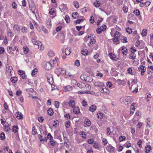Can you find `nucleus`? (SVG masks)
<instances>
[{"mask_svg":"<svg viewBox=\"0 0 153 153\" xmlns=\"http://www.w3.org/2000/svg\"><path fill=\"white\" fill-rule=\"evenodd\" d=\"M117 81L120 82L123 85H124L126 84V83L124 80H121L120 79H119L117 80Z\"/></svg>","mask_w":153,"mask_h":153,"instance_id":"f704fd0d","label":"nucleus"},{"mask_svg":"<svg viewBox=\"0 0 153 153\" xmlns=\"http://www.w3.org/2000/svg\"><path fill=\"white\" fill-rule=\"evenodd\" d=\"M142 143V141H141V140H139L137 143V144L139 145V147L141 148L142 147L141 143Z\"/></svg>","mask_w":153,"mask_h":153,"instance_id":"69168bd1","label":"nucleus"},{"mask_svg":"<svg viewBox=\"0 0 153 153\" xmlns=\"http://www.w3.org/2000/svg\"><path fill=\"white\" fill-rule=\"evenodd\" d=\"M106 149L110 152H113L114 148L110 144H109L106 147Z\"/></svg>","mask_w":153,"mask_h":153,"instance_id":"0eeeda50","label":"nucleus"},{"mask_svg":"<svg viewBox=\"0 0 153 153\" xmlns=\"http://www.w3.org/2000/svg\"><path fill=\"white\" fill-rule=\"evenodd\" d=\"M10 80L12 82L15 83L17 81L18 78L17 77L15 76L11 77L10 79Z\"/></svg>","mask_w":153,"mask_h":153,"instance_id":"6ab92c4d","label":"nucleus"},{"mask_svg":"<svg viewBox=\"0 0 153 153\" xmlns=\"http://www.w3.org/2000/svg\"><path fill=\"white\" fill-rule=\"evenodd\" d=\"M93 146L94 148L96 149H98L99 148L98 144L96 143H94V144Z\"/></svg>","mask_w":153,"mask_h":153,"instance_id":"13d9d810","label":"nucleus"},{"mask_svg":"<svg viewBox=\"0 0 153 153\" xmlns=\"http://www.w3.org/2000/svg\"><path fill=\"white\" fill-rule=\"evenodd\" d=\"M63 139L64 140V143L67 144V143L68 142V140L67 137L66 136H64V134H63Z\"/></svg>","mask_w":153,"mask_h":153,"instance_id":"a19ab883","label":"nucleus"},{"mask_svg":"<svg viewBox=\"0 0 153 153\" xmlns=\"http://www.w3.org/2000/svg\"><path fill=\"white\" fill-rule=\"evenodd\" d=\"M21 30L23 33H27V29L25 27L23 26L21 29Z\"/></svg>","mask_w":153,"mask_h":153,"instance_id":"e433bc0d","label":"nucleus"},{"mask_svg":"<svg viewBox=\"0 0 153 153\" xmlns=\"http://www.w3.org/2000/svg\"><path fill=\"white\" fill-rule=\"evenodd\" d=\"M86 76L84 74H82L80 76V79L82 80L86 81V80L85 79Z\"/></svg>","mask_w":153,"mask_h":153,"instance_id":"37998d69","label":"nucleus"},{"mask_svg":"<svg viewBox=\"0 0 153 153\" xmlns=\"http://www.w3.org/2000/svg\"><path fill=\"white\" fill-rule=\"evenodd\" d=\"M63 91L64 92H67L71 91L72 89V87L70 85H68L63 88Z\"/></svg>","mask_w":153,"mask_h":153,"instance_id":"39448f33","label":"nucleus"},{"mask_svg":"<svg viewBox=\"0 0 153 153\" xmlns=\"http://www.w3.org/2000/svg\"><path fill=\"white\" fill-rule=\"evenodd\" d=\"M0 138L1 140H3L5 138V134L3 132L1 133Z\"/></svg>","mask_w":153,"mask_h":153,"instance_id":"a18cd8bd","label":"nucleus"},{"mask_svg":"<svg viewBox=\"0 0 153 153\" xmlns=\"http://www.w3.org/2000/svg\"><path fill=\"white\" fill-rule=\"evenodd\" d=\"M147 33V30L146 29H143V30L141 33L142 36L144 37L146 36Z\"/></svg>","mask_w":153,"mask_h":153,"instance_id":"393cba45","label":"nucleus"},{"mask_svg":"<svg viewBox=\"0 0 153 153\" xmlns=\"http://www.w3.org/2000/svg\"><path fill=\"white\" fill-rule=\"evenodd\" d=\"M65 19L67 23H68L70 22V18L68 16L66 15L65 16Z\"/></svg>","mask_w":153,"mask_h":153,"instance_id":"72a5a7b5","label":"nucleus"},{"mask_svg":"<svg viewBox=\"0 0 153 153\" xmlns=\"http://www.w3.org/2000/svg\"><path fill=\"white\" fill-rule=\"evenodd\" d=\"M138 69L139 71H141V74L143 76L144 75V73L146 71V68L145 66L141 65L139 67Z\"/></svg>","mask_w":153,"mask_h":153,"instance_id":"f257e3e1","label":"nucleus"},{"mask_svg":"<svg viewBox=\"0 0 153 153\" xmlns=\"http://www.w3.org/2000/svg\"><path fill=\"white\" fill-rule=\"evenodd\" d=\"M19 129L17 126H13L12 128V130L13 132L16 133L18 131V129Z\"/></svg>","mask_w":153,"mask_h":153,"instance_id":"dca6fc26","label":"nucleus"},{"mask_svg":"<svg viewBox=\"0 0 153 153\" xmlns=\"http://www.w3.org/2000/svg\"><path fill=\"white\" fill-rule=\"evenodd\" d=\"M127 38L125 36L122 37L120 39L121 42L123 43L127 42L126 41Z\"/></svg>","mask_w":153,"mask_h":153,"instance_id":"473e14b6","label":"nucleus"},{"mask_svg":"<svg viewBox=\"0 0 153 153\" xmlns=\"http://www.w3.org/2000/svg\"><path fill=\"white\" fill-rule=\"evenodd\" d=\"M127 72L128 74H130L132 75H133L132 73V70L131 68H128Z\"/></svg>","mask_w":153,"mask_h":153,"instance_id":"de8ad7c7","label":"nucleus"},{"mask_svg":"<svg viewBox=\"0 0 153 153\" xmlns=\"http://www.w3.org/2000/svg\"><path fill=\"white\" fill-rule=\"evenodd\" d=\"M23 51L25 53H28L29 50L27 47L23 48Z\"/></svg>","mask_w":153,"mask_h":153,"instance_id":"79ce46f5","label":"nucleus"},{"mask_svg":"<svg viewBox=\"0 0 153 153\" xmlns=\"http://www.w3.org/2000/svg\"><path fill=\"white\" fill-rule=\"evenodd\" d=\"M18 74L21 76L23 75L24 74H25V72L22 70H19L18 71Z\"/></svg>","mask_w":153,"mask_h":153,"instance_id":"680f3d73","label":"nucleus"},{"mask_svg":"<svg viewBox=\"0 0 153 153\" xmlns=\"http://www.w3.org/2000/svg\"><path fill=\"white\" fill-rule=\"evenodd\" d=\"M107 86L108 88H111L112 85V84L110 82H108L106 83Z\"/></svg>","mask_w":153,"mask_h":153,"instance_id":"5fc2aeb1","label":"nucleus"},{"mask_svg":"<svg viewBox=\"0 0 153 153\" xmlns=\"http://www.w3.org/2000/svg\"><path fill=\"white\" fill-rule=\"evenodd\" d=\"M103 29H101V27L100 28H98L97 29L96 31L98 34H100L102 31H104Z\"/></svg>","mask_w":153,"mask_h":153,"instance_id":"cd10ccee","label":"nucleus"},{"mask_svg":"<svg viewBox=\"0 0 153 153\" xmlns=\"http://www.w3.org/2000/svg\"><path fill=\"white\" fill-rule=\"evenodd\" d=\"M50 140V143L51 145H52V146H54V145H55V142L54 140H52V139Z\"/></svg>","mask_w":153,"mask_h":153,"instance_id":"774afa93","label":"nucleus"},{"mask_svg":"<svg viewBox=\"0 0 153 153\" xmlns=\"http://www.w3.org/2000/svg\"><path fill=\"white\" fill-rule=\"evenodd\" d=\"M46 76L47 79V82L50 84H52L53 83V79L52 75L51 74H48Z\"/></svg>","mask_w":153,"mask_h":153,"instance_id":"f03ea898","label":"nucleus"},{"mask_svg":"<svg viewBox=\"0 0 153 153\" xmlns=\"http://www.w3.org/2000/svg\"><path fill=\"white\" fill-rule=\"evenodd\" d=\"M16 118L19 120L22 119V113L19 111H17L16 114Z\"/></svg>","mask_w":153,"mask_h":153,"instance_id":"9d476101","label":"nucleus"},{"mask_svg":"<svg viewBox=\"0 0 153 153\" xmlns=\"http://www.w3.org/2000/svg\"><path fill=\"white\" fill-rule=\"evenodd\" d=\"M128 98H130V97H129L124 96L120 98V100L122 102H128L127 100H128Z\"/></svg>","mask_w":153,"mask_h":153,"instance_id":"9b49d317","label":"nucleus"},{"mask_svg":"<svg viewBox=\"0 0 153 153\" xmlns=\"http://www.w3.org/2000/svg\"><path fill=\"white\" fill-rule=\"evenodd\" d=\"M128 7L127 6H124L123 8L124 12L125 13H126L128 12Z\"/></svg>","mask_w":153,"mask_h":153,"instance_id":"49530a36","label":"nucleus"},{"mask_svg":"<svg viewBox=\"0 0 153 153\" xmlns=\"http://www.w3.org/2000/svg\"><path fill=\"white\" fill-rule=\"evenodd\" d=\"M17 6V4L16 3V2H14V1H13L12 4V6L13 7V8L14 9L16 8Z\"/></svg>","mask_w":153,"mask_h":153,"instance_id":"603ef678","label":"nucleus"},{"mask_svg":"<svg viewBox=\"0 0 153 153\" xmlns=\"http://www.w3.org/2000/svg\"><path fill=\"white\" fill-rule=\"evenodd\" d=\"M7 49L8 53H13V51H14L16 50V48L15 47L12 48L11 47H8Z\"/></svg>","mask_w":153,"mask_h":153,"instance_id":"423d86ee","label":"nucleus"},{"mask_svg":"<svg viewBox=\"0 0 153 153\" xmlns=\"http://www.w3.org/2000/svg\"><path fill=\"white\" fill-rule=\"evenodd\" d=\"M96 109V106L95 105H92L89 108V110L92 112L94 111Z\"/></svg>","mask_w":153,"mask_h":153,"instance_id":"2eb2a0df","label":"nucleus"},{"mask_svg":"<svg viewBox=\"0 0 153 153\" xmlns=\"http://www.w3.org/2000/svg\"><path fill=\"white\" fill-rule=\"evenodd\" d=\"M70 121L69 120L67 121L65 123V126L67 128H68L70 125Z\"/></svg>","mask_w":153,"mask_h":153,"instance_id":"58836bf2","label":"nucleus"},{"mask_svg":"<svg viewBox=\"0 0 153 153\" xmlns=\"http://www.w3.org/2000/svg\"><path fill=\"white\" fill-rule=\"evenodd\" d=\"M100 3L99 1L96 0L94 3V6L96 7H99L100 6Z\"/></svg>","mask_w":153,"mask_h":153,"instance_id":"412c9836","label":"nucleus"},{"mask_svg":"<svg viewBox=\"0 0 153 153\" xmlns=\"http://www.w3.org/2000/svg\"><path fill=\"white\" fill-rule=\"evenodd\" d=\"M55 107L58 108L59 107V103L58 101H55Z\"/></svg>","mask_w":153,"mask_h":153,"instance_id":"4d7b16f0","label":"nucleus"},{"mask_svg":"<svg viewBox=\"0 0 153 153\" xmlns=\"http://www.w3.org/2000/svg\"><path fill=\"white\" fill-rule=\"evenodd\" d=\"M73 3L74 4V5L76 8H78L79 7V4L77 1H74L73 2Z\"/></svg>","mask_w":153,"mask_h":153,"instance_id":"c756f323","label":"nucleus"},{"mask_svg":"<svg viewBox=\"0 0 153 153\" xmlns=\"http://www.w3.org/2000/svg\"><path fill=\"white\" fill-rule=\"evenodd\" d=\"M65 54L66 55H69L71 51L69 48H66L65 50Z\"/></svg>","mask_w":153,"mask_h":153,"instance_id":"7c9ffc66","label":"nucleus"},{"mask_svg":"<svg viewBox=\"0 0 153 153\" xmlns=\"http://www.w3.org/2000/svg\"><path fill=\"white\" fill-rule=\"evenodd\" d=\"M59 9L62 12H63L67 9V5L64 4H62L59 7Z\"/></svg>","mask_w":153,"mask_h":153,"instance_id":"20e7f679","label":"nucleus"},{"mask_svg":"<svg viewBox=\"0 0 153 153\" xmlns=\"http://www.w3.org/2000/svg\"><path fill=\"white\" fill-rule=\"evenodd\" d=\"M69 105V106L72 108H73L75 105V102L73 100H71L68 103Z\"/></svg>","mask_w":153,"mask_h":153,"instance_id":"4be33fe9","label":"nucleus"},{"mask_svg":"<svg viewBox=\"0 0 153 153\" xmlns=\"http://www.w3.org/2000/svg\"><path fill=\"white\" fill-rule=\"evenodd\" d=\"M84 123L87 126L89 127L91 124V121L88 119H85L84 121Z\"/></svg>","mask_w":153,"mask_h":153,"instance_id":"4468645a","label":"nucleus"},{"mask_svg":"<svg viewBox=\"0 0 153 153\" xmlns=\"http://www.w3.org/2000/svg\"><path fill=\"white\" fill-rule=\"evenodd\" d=\"M135 107H133L131 108H130V113L131 114H133L134 112Z\"/></svg>","mask_w":153,"mask_h":153,"instance_id":"3c124183","label":"nucleus"},{"mask_svg":"<svg viewBox=\"0 0 153 153\" xmlns=\"http://www.w3.org/2000/svg\"><path fill=\"white\" fill-rule=\"evenodd\" d=\"M95 86L96 87H102L104 86L103 82H95L94 83Z\"/></svg>","mask_w":153,"mask_h":153,"instance_id":"6e6552de","label":"nucleus"},{"mask_svg":"<svg viewBox=\"0 0 153 153\" xmlns=\"http://www.w3.org/2000/svg\"><path fill=\"white\" fill-rule=\"evenodd\" d=\"M112 40H113V42H116L117 43L119 41V39H118V38H115L112 39Z\"/></svg>","mask_w":153,"mask_h":153,"instance_id":"e2e57ef3","label":"nucleus"},{"mask_svg":"<svg viewBox=\"0 0 153 153\" xmlns=\"http://www.w3.org/2000/svg\"><path fill=\"white\" fill-rule=\"evenodd\" d=\"M87 142L89 144H92L94 142L93 140L91 139L88 140Z\"/></svg>","mask_w":153,"mask_h":153,"instance_id":"338daca9","label":"nucleus"},{"mask_svg":"<svg viewBox=\"0 0 153 153\" xmlns=\"http://www.w3.org/2000/svg\"><path fill=\"white\" fill-rule=\"evenodd\" d=\"M107 133L108 135H110L112 133L109 127H108L107 129Z\"/></svg>","mask_w":153,"mask_h":153,"instance_id":"09e8293b","label":"nucleus"},{"mask_svg":"<svg viewBox=\"0 0 153 153\" xmlns=\"http://www.w3.org/2000/svg\"><path fill=\"white\" fill-rule=\"evenodd\" d=\"M73 112L75 114H78L80 112L79 109L78 107H75L73 109Z\"/></svg>","mask_w":153,"mask_h":153,"instance_id":"f3484780","label":"nucleus"},{"mask_svg":"<svg viewBox=\"0 0 153 153\" xmlns=\"http://www.w3.org/2000/svg\"><path fill=\"white\" fill-rule=\"evenodd\" d=\"M4 128L5 130L6 131H9L10 130V128L9 126L7 125L4 126Z\"/></svg>","mask_w":153,"mask_h":153,"instance_id":"ea45409f","label":"nucleus"},{"mask_svg":"<svg viewBox=\"0 0 153 153\" xmlns=\"http://www.w3.org/2000/svg\"><path fill=\"white\" fill-rule=\"evenodd\" d=\"M108 56L111 59L116 61L115 59L116 56L114 54H113L112 53H109Z\"/></svg>","mask_w":153,"mask_h":153,"instance_id":"aec40b11","label":"nucleus"},{"mask_svg":"<svg viewBox=\"0 0 153 153\" xmlns=\"http://www.w3.org/2000/svg\"><path fill=\"white\" fill-rule=\"evenodd\" d=\"M120 36V33L117 31H116L114 34V37L119 38Z\"/></svg>","mask_w":153,"mask_h":153,"instance_id":"c9c22d12","label":"nucleus"},{"mask_svg":"<svg viewBox=\"0 0 153 153\" xmlns=\"http://www.w3.org/2000/svg\"><path fill=\"white\" fill-rule=\"evenodd\" d=\"M128 57L130 59H134L136 58V55L135 53L130 54L129 55Z\"/></svg>","mask_w":153,"mask_h":153,"instance_id":"b1692460","label":"nucleus"},{"mask_svg":"<svg viewBox=\"0 0 153 153\" xmlns=\"http://www.w3.org/2000/svg\"><path fill=\"white\" fill-rule=\"evenodd\" d=\"M119 141L121 142L125 140L126 138V137L123 136H121L119 138Z\"/></svg>","mask_w":153,"mask_h":153,"instance_id":"c03bdc74","label":"nucleus"},{"mask_svg":"<svg viewBox=\"0 0 153 153\" xmlns=\"http://www.w3.org/2000/svg\"><path fill=\"white\" fill-rule=\"evenodd\" d=\"M46 137H47V139H50V140H51L52 139H53V137L51 136L50 133H48Z\"/></svg>","mask_w":153,"mask_h":153,"instance_id":"0e129e2a","label":"nucleus"},{"mask_svg":"<svg viewBox=\"0 0 153 153\" xmlns=\"http://www.w3.org/2000/svg\"><path fill=\"white\" fill-rule=\"evenodd\" d=\"M82 54L84 56L87 55L88 54V50L85 49L84 50V49L83 50H82L81 51Z\"/></svg>","mask_w":153,"mask_h":153,"instance_id":"2f4dec72","label":"nucleus"},{"mask_svg":"<svg viewBox=\"0 0 153 153\" xmlns=\"http://www.w3.org/2000/svg\"><path fill=\"white\" fill-rule=\"evenodd\" d=\"M7 64L6 65V71H9L10 73H11V70H13V68L11 66H9L8 65V59H7Z\"/></svg>","mask_w":153,"mask_h":153,"instance_id":"f8f14e48","label":"nucleus"},{"mask_svg":"<svg viewBox=\"0 0 153 153\" xmlns=\"http://www.w3.org/2000/svg\"><path fill=\"white\" fill-rule=\"evenodd\" d=\"M90 38H91V37L88 36V37H85V39L88 38L90 40V41H89V43L90 44H95L96 42V40L94 39L93 38V39H92L91 38L89 39Z\"/></svg>","mask_w":153,"mask_h":153,"instance_id":"ddd939ff","label":"nucleus"},{"mask_svg":"<svg viewBox=\"0 0 153 153\" xmlns=\"http://www.w3.org/2000/svg\"><path fill=\"white\" fill-rule=\"evenodd\" d=\"M32 41L33 43L35 45H37L39 46V45L41 44L40 42H37L35 39H33L32 40Z\"/></svg>","mask_w":153,"mask_h":153,"instance_id":"a878e982","label":"nucleus"},{"mask_svg":"<svg viewBox=\"0 0 153 153\" xmlns=\"http://www.w3.org/2000/svg\"><path fill=\"white\" fill-rule=\"evenodd\" d=\"M52 68L51 65L48 62H46L44 65V68L46 70H50Z\"/></svg>","mask_w":153,"mask_h":153,"instance_id":"7ed1b4c3","label":"nucleus"},{"mask_svg":"<svg viewBox=\"0 0 153 153\" xmlns=\"http://www.w3.org/2000/svg\"><path fill=\"white\" fill-rule=\"evenodd\" d=\"M126 31L129 34H131L132 33V29L129 27L126 28Z\"/></svg>","mask_w":153,"mask_h":153,"instance_id":"4c0bfd02","label":"nucleus"},{"mask_svg":"<svg viewBox=\"0 0 153 153\" xmlns=\"http://www.w3.org/2000/svg\"><path fill=\"white\" fill-rule=\"evenodd\" d=\"M133 13L136 16H139L140 14V11L138 9L134 10Z\"/></svg>","mask_w":153,"mask_h":153,"instance_id":"c85d7f7f","label":"nucleus"},{"mask_svg":"<svg viewBox=\"0 0 153 153\" xmlns=\"http://www.w3.org/2000/svg\"><path fill=\"white\" fill-rule=\"evenodd\" d=\"M104 93H105L106 94H109L110 93V91L107 88H106L105 87L104 88Z\"/></svg>","mask_w":153,"mask_h":153,"instance_id":"6e6d98bb","label":"nucleus"},{"mask_svg":"<svg viewBox=\"0 0 153 153\" xmlns=\"http://www.w3.org/2000/svg\"><path fill=\"white\" fill-rule=\"evenodd\" d=\"M47 27L48 28H50L51 26V19H48L47 22Z\"/></svg>","mask_w":153,"mask_h":153,"instance_id":"5701e85b","label":"nucleus"},{"mask_svg":"<svg viewBox=\"0 0 153 153\" xmlns=\"http://www.w3.org/2000/svg\"><path fill=\"white\" fill-rule=\"evenodd\" d=\"M75 65L77 66H79L80 65L79 61L78 60H76L75 62Z\"/></svg>","mask_w":153,"mask_h":153,"instance_id":"052dcab7","label":"nucleus"},{"mask_svg":"<svg viewBox=\"0 0 153 153\" xmlns=\"http://www.w3.org/2000/svg\"><path fill=\"white\" fill-rule=\"evenodd\" d=\"M78 13L77 12H74L73 13L72 15V17L74 19H76L77 17Z\"/></svg>","mask_w":153,"mask_h":153,"instance_id":"8fccbe9b","label":"nucleus"},{"mask_svg":"<svg viewBox=\"0 0 153 153\" xmlns=\"http://www.w3.org/2000/svg\"><path fill=\"white\" fill-rule=\"evenodd\" d=\"M47 111L48 114L50 116H52L54 112L53 110L51 108L48 109Z\"/></svg>","mask_w":153,"mask_h":153,"instance_id":"a211bd4d","label":"nucleus"},{"mask_svg":"<svg viewBox=\"0 0 153 153\" xmlns=\"http://www.w3.org/2000/svg\"><path fill=\"white\" fill-rule=\"evenodd\" d=\"M56 11V9L54 8H52L50 10L49 13L51 15H53L55 13Z\"/></svg>","mask_w":153,"mask_h":153,"instance_id":"bb28decb","label":"nucleus"},{"mask_svg":"<svg viewBox=\"0 0 153 153\" xmlns=\"http://www.w3.org/2000/svg\"><path fill=\"white\" fill-rule=\"evenodd\" d=\"M13 29L14 32L17 31L20 32L21 30V28L18 25H15L13 26Z\"/></svg>","mask_w":153,"mask_h":153,"instance_id":"1a4fd4ad","label":"nucleus"},{"mask_svg":"<svg viewBox=\"0 0 153 153\" xmlns=\"http://www.w3.org/2000/svg\"><path fill=\"white\" fill-rule=\"evenodd\" d=\"M22 6L23 7H25L26 5L27 2L25 0H23L22 2Z\"/></svg>","mask_w":153,"mask_h":153,"instance_id":"bf43d9fd","label":"nucleus"},{"mask_svg":"<svg viewBox=\"0 0 153 153\" xmlns=\"http://www.w3.org/2000/svg\"><path fill=\"white\" fill-rule=\"evenodd\" d=\"M84 93L85 94H93L94 93V92L92 91H84Z\"/></svg>","mask_w":153,"mask_h":153,"instance_id":"864d4df0","label":"nucleus"}]
</instances>
